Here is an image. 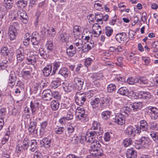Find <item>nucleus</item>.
Masks as SVG:
<instances>
[{
    "instance_id": "nucleus-51",
    "label": "nucleus",
    "mask_w": 158,
    "mask_h": 158,
    "mask_svg": "<svg viewBox=\"0 0 158 158\" xmlns=\"http://www.w3.org/2000/svg\"><path fill=\"white\" fill-rule=\"evenodd\" d=\"M116 89V86L114 84H109L107 86V90L108 92L111 93Z\"/></svg>"
},
{
    "instance_id": "nucleus-38",
    "label": "nucleus",
    "mask_w": 158,
    "mask_h": 158,
    "mask_svg": "<svg viewBox=\"0 0 158 158\" xmlns=\"http://www.w3.org/2000/svg\"><path fill=\"white\" fill-rule=\"evenodd\" d=\"M60 105L58 101L53 100L51 102V107L53 110H56L59 108Z\"/></svg>"
},
{
    "instance_id": "nucleus-30",
    "label": "nucleus",
    "mask_w": 158,
    "mask_h": 158,
    "mask_svg": "<svg viewBox=\"0 0 158 158\" xmlns=\"http://www.w3.org/2000/svg\"><path fill=\"white\" fill-rule=\"evenodd\" d=\"M48 125V122L47 121H43L40 123V135H44L45 132V129Z\"/></svg>"
},
{
    "instance_id": "nucleus-8",
    "label": "nucleus",
    "mask_w": 158,
    "mask_h": 158,
    "mask_svg": "<svg viewBox=\"0 0 158 158\" xmlns=\"http://www.w3.org/2000/svg\"><path fill=\"white\" fill-rule=\"evenodd\" d=\"M52 92L49 89L44 90L42 94L43 99L47 101H50L52 98Z\"/></svg>"
},
{
    "instance_id": "nucleus-2",
    "label": "nucleus",
    "mask_w": 158,
    "mask_h": 158,
    "mask_svg": "<svg viewBox=\"0 0 158 158\" xmlns=\"http://www.w3.org/2000/svg\"><path fill=\"white\" fill-rule=\"evenodd\" d=\"M87 96V95L85 93L77 92L75 95V101L76 103L78 105H82L86 100Z\"/></svg>"
},
{
    "instance_id": "nucleus-57",
    "label": "nucleus",
    "mask_w": 158,
    "mask_h": 158,
    "mask_svg": "<svg viewBox=\"0 0 158 158\" xmlns=\"http://www.w3.org/2000/svg\"><path fill=\"white\" fill-rule=\"evenodd\" d=\"M93 62V60L91 58L88 57L86 58L85 61V65L88 67Z\"/></svg>"
},
{
    "instance_id": "nucleus-36",
    "label": "nucleus",
    "mask_w": 158,
    "mask_h": 158,
    "mask_svg": "<svg viewBox=\"0 0 158 158\" xmlns=\"http://www.w3.org/2000/svg\"><path fill=\"white\" fill-rule=\"evenodd\" d=\"M14 2V1L4 0V5L6 9L9 10L13 6Z\"/></svg>"
},
{
    "instance_id": "nucleus-49",
    "label": "nucleus",
    "mask_w": 158,
    "mask_h": 158,
    "mask_svg": "<svg viewBox=\"0 0 158 158\" xmlns=\"http://www.w3.org/2000/svg\"><path fill=\"white\" fill-rule=\"evenodd\" d=\"M52 97L55 99L56 101H58L61 98V95L60 93L57 91H54L52 92Z\"/></svg>"
},
{
    "instance_id": "nucleus-7",
    "label": "nucleus",
    "mask_w": 158,
    "mask_h": 158,
    "mask_svg": "<svg viewBox=\"0 0 158 158\" xmlns=\"http://www.w3.org/2000/svg\"><path fill=\"white\" fill-rule=\"evenodd\" d=\"M15 53L18 62L20 63L23 61L24 58L23 49L22 48H20L16 50Z\"/></svg>"
},
{
    "instance_id": "nucleus-64",
    "label": "nucleus",
    "mask_w": 158,
    "mask_h": 158,
    "mask_svg": "<svg viewBox=\"0 0 158 158\" xmlns=\"http://www.w3.org/2000/svg\"><path fill=\"white\" fill-rule=\"evenodd\" d=\"M75 127L72 125H69L67 127V131L68 133H73L75 130Z\"/></svg>"
},
{
    "instance_id": "nucleus-23",
    "label": "nucleus",
    "mask_w": 158,
    "mask_h": 158,
    "mask_svg": "<svg viewBox=\"0 0 158 158\" xmlns=\"http://www.w3.org/2000/svg\"><path fill=\"white\" fill-rule=\"evenodd\" d=\"M143 103L141 102H135L131 104L130 107L134 111H137L140 110L143 107Z\"/></svg>"
},
{
    "instance_id": "nucleus-53",
    "label": "nucleus",
    "mask_w": 158,
    "mask_h": 158,
    "mask_svg": "<svg viewBox=\"0 0 158 158\" xmlns=\"http://www.w3.org/2000/svg\"><path fill=\"white\" fill-rule=\"evenodd\" d=\"M137 78H135L132 77H130L128 78L127 80V83L129 84H134L135 83L137 82Z\"/></svg>"
},
{
    "instance_id": "nucleus-14",
    "label": "nucleus",
    "mask_w": 158,
    "mask_h": 158,
    "mask_svg": "<svg viewBox=\"0 0 158 158\" xmlns=\"http://www.w3.org/2000/svg\"><path fill=\"white\" fill-rule=\"evenodd\" d=\"M17 80L16 74L14 73H12L9 75L7 80L8 85L10 87H13L15 84Z\"/></svg>"
},
{
    "instance_id": "nucleus-55",
    "label": "nucleus",
    "mask_w": 158,
    "mask_h": 158,
    "mask_svg": "<svg viewBox=\"0 0 158 158\" xmlns=\"http://www.w3.org/2000/svg\"><path fill=\"white\" fill-rule=\"evenodd\" d=\"M95 15H96V17L97 18H98V16L99 15L100 17H102V20L105 21H106L108 20L109 18V15H106L104 16L103 14H102L95 13Z\"/></svg>"
},
{
    "instance_id": "nucleus-44",
    "label": "nucleus",
    "mask_w": 158,
    "mask_h": 158,
    "mask_svg": "<svg viewBox=\"0 0 158 158\" xmlns=\"http://www.w3.org/2000/svg\"><path fill=\"white\" fill-rule=\"evenodd\" d=\"M30 146V150L32 152H34L37 147V142L36 140H31Z\"/></svg>"
},
{
    "instance_id": "nucleus-61",
    "label": "nucleus",
    "mask_w": 158,
    "mask_h": 158,
    "mask_svg": "<svg viewBox=\"0 0 158 158\" xmlns=\"http://www.w3.org/2000/svg\"><path fill=\"white\" fill-rule=\"evenodd\" d=\"M67 120H71L73 118V114L71 112L67 114L66 116H64Z\"/></svg>"
},
{
    "instance_id": "nucleus-5",
    "label": "nucleus",
    "mask_w": 158,
    "mask_h": 158,
    "mask_svg": "<svg viewBox=\"0 0 158 158\" xmlns=\"http://www.w3.org/2000/svg\"><path fill=\"white\" fill-rule=\"evenodd\" d=\"M111 99L109 97H102L100 99V107L101 110L106 108L110 105Z\"/></svg>"
},
{
    "instance_id": "nucleus-45",
    "label": "nucleus",
    "mask_w": 158,
    "mask_h": 158,
    "mask_svg": "<svg viewBox=\"0 0 158 158\" xmlns=\"http://www.w3.org/2000/svg\"><path fill=\"white\" fill-rule=\"evenodd\" d=\"M149 124L150 130H157L158 129V123L155 122H151L149 123Z\"/></svg>"
},
{
    "instance_id": "nucleus-40",
    "label": "nucleus",
    "mask_w": 158,
    "mask_h": 158,
    "mask_svg": "<svg viewBox=\"0 0 158 158\" xmlns=\"http://www.w3.org/2000/svg\"><path fill=\"white\" fill-rule=\"evenodd\" d=\"M59 36L60 40L62 42H66L68 41L69 35L66 33H61Z\"/></svg>"
},
{
    "instance_id": "nucleus-9",
    "label": "nucleus",
    "mask_w": 158,
    "mask_h": 158,
    "mask_svg": "<svg viewBox=\"0 0 158 158\" xmlns=\"http://www.w3.org/2000/svg\"><path fill=\"white\" fill-rule=\"evenodd\" d=\"M84 82L83 80L81 78H75L74 80V85L75 87L78 90H81L82 89Z\"/></svg>"
},
{
    "instance_id": "nucleus-21",
    "label": "nucleus",
    "mask_w": 158,
    "mask_h": 158,
    "mask_svg": "<svg viewBox=\"0 0 158 158\" xmlns=\"http://www.w3.org/2000/svg\"><path fill=\"white\" fill-rule=\"evenodd\" d=\"M39 53L40 56L45 60H47L50 54L47 50H45L44 49L40 48L39 50Z\"/></svg>"
},
{
    "instance_id": "nucleus-22",
    "label": "nucleus",
    "mask_w": 158,
    "mask_h": 158,
    "mask_svg": "<svg viewBox=\"0 0 158 158\" xmlns=\"http://www.w3.org/2000/svg\"><path fill=\"white\" fill-rule=\"evenodd\" d=\"M36 123L35 121L31 122L28 128V130L30 134H34L37 133V130L35 129L36 127Z\"/></svg>"
},
{
    "instance_id": "nucleus-16",
    "label": "nucleus",
    "mask_w": 158,
    "mask_h": 158,
    "mask_svg": "<svg viewBox=\"0 0 158 158\" xmlns=\"http://www.w3.org/2000/svg\"><path fill=\"white\" fill-rule=\"evenodd\" d=\"M125 117L122 114H120L118 115H116L114 119H113V122L122 125L125 123Z\"/></svg>"
},
{
    "instance_id": "nucleus-26",
    "label": "nucleus",
    "mask_w": 158,
    "mask_h": 158,
    "mask_svg": "<svg viewBox=\"0 0 158 158\" xmlns=\"http://www.w3.org/2000/svg\"><path fill=\"white\" fill-rule=\"evenodd\" d=\"M52 69V66L49 64L47 65L42 70L43 73L45 77H47L49 76Z\"/></svg>"
},
{
    "instance_id": "nucleus-10",
    "label": "nucleus",
    "mask_w": 158,
    "mask_h": 158,
    "mask_svg": "<svg viewBox=\"0 0 158 158\" xmlns=\"http://www.w3.org/2000/svg\"><path fill=\"white\" fill-rule=\"evenodd\" d=\"M76 117L77 121H80L83 123L86 122L89 120L87 114L85 113L84 112L79 114L78 115H76Z\"/></svg>"
},
{
    "instance_id": "nucleus-62",
    "label": "nucleus",
    "mask_w": 158,
    "mask_h": 158,
    "mask_svg": "<svg viewBox=\"0 0 158 158\" xmlns=\"http://www.w3.org/2000/svg\"><path fill=\"white\" fill-rule=\"evenodd\" d=\"M43 157L42 155L40 152L37 151L35 152L34 158H43Z\"/></svg>"
},
{
    "instance_id": "nucleus-19",
    "label": "nucleus",
    "mask_w": 158,
    "mask_h": 158,
    "mask_svg": "<svg viewBox=\"0 0 158 158\" xmlns=\"http://www.w3.org/2000/svg\"><path fill=\"white\" fill-rule=\"evenodd\" d=\"M31 41L33 45H37L40 43L39 34L36 32H33L31 35Z\"/></svg>"
},
{
    "instance_id": "nucleus-25",
    "label": "nucleus",
    "mask_w": 158,
    "mask_h": 158,
    "mask_svg": "<svg viewBox=\"0 0 158 158\" xmlns=\"http://www.w3.org/2000/svg\"><path fill=\"white\" fill-rule=\"evenodd\" d=\"M60 84L61 79L58 77L52 81L50 87L52 89H55L59 86Z\"/></svg>"
},
{
    "instance_id": "nucleus-58",
    "label": "nucleus",
    "mask_w": 158,
    "mask_h": 158,
    "mask_svg": "<svg viewBox=\"0 0 158 158\" xmlns=\"http://www.w3.org/2000/svg\"><path fill=\"white\" fill-rule=\"evenodd\" d=\"M47 31L52 37H53L56 33L55 29L53 27H51L50 29H47Z\"/></svg>"
},
{
    "instance_id": "nucleus-52",
    "label": "nucleus",
    "mask_w": 158,
    "mask_h": 158,
    "mask_svg": "<svg viewBox=\"0 0 158 158\" xmlns=\"http://www.w3.org/2000/svg\"><path fill=\"white\" fill-rule=\"evenodd\" d=\"M63 89L65 92H69L72 90V88L71 84H66L63 86Z\"/></svg>"
},
{
    "instance_id": "nucleus-63",
    "label": "nucleus",
    "mask_w": 158,
    "mask_h": 158,
    "mask_svg": "<svg viewBox=\"0 0 158 158\" xmlns=\"http://www.w3.org/2000/svg\"><path fill=\"white\" fill-rule=\"evenodd\" d=\"M110 135L109 132H106L105 133L104 137L105 140L106 142H108L110 140Z\"/></svg>"
},
{
    "instance_id": "nucleus-56",
    "label": "nucleus",
    "mask_w": 158,
    "mask_h": 158,
    "mask_svg": "<svg viewBox=\"0 0 158 158\" xmlns=\"http://www.w3.org/2000/svg\"><path fill=\"white\" fill-rule=\"evenodd\" d=\"M106 33L107 36L111 35L113 32V30L110 27H107L106 28Z\"/></svg>"
},
{
    "instance_id": "nucleus-41",
    "label": "nucleus",
    "mask_w": 158,
    "mask_h": 158,
    "mask_svg": "<svg viewBox=\"0 0 158 158\" xmlns=\"http://www.w3.org/2000/svg\"><path fill=\"white\" fill-rule=\"evenodd\" d=\"M60 62H56L53 64V70L52 72L51 75H53L56 73V72L57 69L60 66Z\"/></svg>"
},
{
    "instance_id": "nucleus-39",
    "label": "nucleus",
    "mask_w": 158,
    "mask_h": 158,
    "mask_svg": "<svg viewBox=\"0 0 158 158\" xmlns=\"http://www.w3.org/2000/svg\"><path fill=\"white\" fill-rule=\"evenodd\" d=\"M111 112L109 110H106L102 112L101 113L102 118L104 120H106L110 118Z\"/></svg>"
},
{
    "instance_id": "nucleus-24",
    "label": "nucleus",
    "mask_w": 158,
    "mask_h": 158,
    "mask_svg": "<svg viewBox=\"0 0 158 158\" xmlns=\"http://www.w3.org/2000/svg\"><path fill=\"white\" fill-rule=\"evenodd\" d=\"M126 155L127 158H136L137 157L136 152L132 148L128 149Z\"/></svg>"
},
{
    "instance_id": "nucleus-11",
    "label": "nucleus",
    "mask_w": 158,
    "mask_h": 158,
    "mask_svg": "<svg viewBox=\"0 0 158 158\" xmlns=\"http://www.w3.org/2000/svg\"><path fill=\"white\" fill-rule=\"evenodd\" d=\"M148 112L151 114L152 119H156L158 117V110L156 107L149 106L148 107Z\"/></svg>"
},
{
    "instance_id": "nucleus-47",
    "label": "nucleus",
    "mask_w": 158,
    "mask_h": 158,
    "mask_svg": "<svg viewBox=\"0 0 158 158\" xmlns=\"http://www.w3.org/2000/svg\"><path fill=\"white\" fill-rule=\"evenodd\" d=\"M137 82L141 84L145 85L148 83V81L145 77H141L139 79L137 78Z\"/></svg>"
},
{
    "instance_id": "nucleus-37",
    "label": "nucleus",
    "mask_w": 158,
    "mask_h": 158,
    "mask_svg": "<svg viewBox=\"0 0 158 158\" xmlns=\"http://www.w3.org/2000/svg\"><path fill=\"white\" fill-rule=\"evenodd\" d=\"M47 51L51 54L53 52L54 46L52 43L51 41H47L46 44Z\"/></svg>"
},
{
    "instance_id": "nucleus-33",
    "label": "nucleus",
    "mask_w": 158,
    "mask_h": 158,
    "mask_svg": "<svg viewBox=\"0 0 158 158\" xmlns=\"http://www.w3.org/2000/svg\"><path fill=\"white\" fill-rule=\"evenodd\" d=\"M100 99L98 98L92 99L90 102V103L93 108H98L100 102Z\"/></svg>"
},
{
    "instance_id": "nucleus-32",
    "label": "nucleus",
    "mask_w": 158,
    "mask_h": 158,
    "mask_svg": "<svg viewBox=\"0 0 158 158\" xmlns=\"http://www.w3.org/2000/svg\"><path fill=\"white\" fill-rule=\"evenodd\" d=\"M38 58V56L37 55H33L31 57H29L27 59V63L28 64H31L33 65L34 63H36Z\"/></svg>"
},
{
    "instance_id": "nucleus-28",
    "label": "nucleus",
    "mask_w": 158,
    "mask_h": 158,
    "mask_svg": "<svg viewBox=\"0 0 158 158\" xmlns=\"http://www.w3.org/2000/svg\"><path fill=\"white\" fill-rule=\"evenodd\" d=\"M90 144V150H93V149H98L101 148V144L97 140H95L93 141Z\"/></svg>"
},
{
    "instance_id": "nucleus-29",
    "label": "nucleus",
    "mask_w": 158,
    "mask_h": 158,
    "mask_svg": "<svg viewBox=\"0 0 158 158\" xmlns=\"http://www.w3.org/2000/svg\"><path fill=\"white\" fill-rule=\"evenodd\" d=\"M117 93L121 95L125 96H127L129 94V90L126 87H123L120 88L118 90Z\"/></svg>"
},
{
    "instance_id": "nucleus-34",
    "label": "nucleus",
    "mask_w": 158,
    "mask_h": 158,
    "mask_svg": "<svg viewBox=\"0 0 158 158\" xmlns=\"http://www.w3.org/2000/svg\"><path fill=\"white\" fill-rule=\"evenodd\" d=\"M69 73V71L67 68L63 67L60 69L58 73L66 78L68 77Z\"/></svg>"
},
{
    "instance_id": "nucleus-1",
    "label": "nucleus",
    "mask_w": 158,
    "mask_h": 158,
    "mask_svg": "<svg viewBox=\"0 0 158 158\" xmlns=\"http://www.w3.org/2000/svg\"><path fill=\"white\" fill-rule=\"evenodd\" d=\"M103 133V131L101 128L100 124L97 122L94 121L93 123L91 129L88 130L86 135L81 136L80 142L81 143L85 141L90 143L97 136L100 135Z\"/></svg>"
},
{
    "instance_id": "nucleus-54",
    "label": "nucleus",
    "mask_w": 158,
    "mask_h": 158,
    "mask_svg": "<svg viewBox=\"0 0 158 158\" xmlns=\"http://www.w3.org/2000/svg\"><path fill=\"white\" fill-rule=\"evenodd\" d=\"M152 47L154 48L153 51L154 52H158V42L157 41H154L151 44Z\"/></svg>"
},
{
    "instance_id": "nucleus-31",
    "label": "nucleus",
    "mask_w": 158,
    "mask_h": 158,
    "mask_svg": "<svg viewBox=\"0 0 158 158\" xmlns=\"http://www.w3.org/2000/svg\"><path fill=\"white\" fill-rule=\"evenodd\" d=\"M82 40H79L78 42L74 44V46L75 48V49L77 51H79L82 50L83 51V44Z\"/></svg>"
},
{
    "instance_id": "nucleus-4",
    "label": "nucleus",
    "mask_w": 158,
    "mask_h": 158,
    "mask_svg": "<svg viewBox=\"0 0 158 158\" xmlns=\"http://www.w3.org/2000/svg\"><path fill=\"white\" fill-rule=\"evenodd\" d=\"M151 140L146 137H142L139 140L138 143L142 147L148 148L151 144Z\"/></svg>"
},
{
    "instance_id": "nucleus-43",
    "label": "nucleus",
    "mask_w": 158,
    "mask_h": 158,
    "mask_svg": "<svg viewBox=\"0 0 158 158\" xmlns=\"http://www.w3.org/2000/svg\"><path fill=\"white\" fill-rule=\"evenodd\" d=\"M132 143V140L131 138H127L123 140V144L124 147H127L131 145Z\"/></svg>"
},
{
    "instance_id": "nucleus-15",
    "label": "nucleus",
    "mask_w": 158,
    "mask_h": 158,
    "mask_svg": "<svg viewBox=\"0 0 158 158\" xmlns=\"http://www.w3.org/2000/svg\"><path fill=\"white\" fill-rule=\"evenodd\" d=\"M39 102H33L31 101L30 103V107L32 116L34 115L39 110Z\"/></svg>"
},
{
    "instance_id": "nucleus-42",
    "label": "nucleus",
    "mask_w": 158,
    "mask_h": 158,
    "mask_svg": "<svg viewBox=\"0 0 158 158\" xmlns=\"http://www.w3.org/2000/svg\"><path fill=\"white\" fill-rule=\"evenodd\" d=\"M150 135L154 141L158 143V132L152 131L151 132Z\"/></svg>"
},
{
    "instance_id": "nucleus-20",
    "label": "nucleus",
    "mask_w": 158,
    "mask_h": 158,
    "mask_svg": "<svg viewBox=\"0 0 158 158\" xmlns=\"http://www.w3.org/2000/svg\"><path fill=\"white\" fill-rule=\"evenodd\" d=\"M18 16L20 17V19L24 24L27 23L28 22V17L27 13L24 11H19L17 12Z\"/></svg>"
},
{
    "instance_id": "nucleus-50",
    "label": "nucleus",
    "mask_w": 158,
    "mask_h": 158,
    "mask_svg": "<svg viewBox=\"0 0 158 158\" xmlns=\"http://www.w3.org/2000/svg\"><path fill=\"white\" fill-rule=\"evenodd\" d=\"M32 72V69L31 68H29V71H27L26 69H24L23 71V77H29Z\"/></svg>"
},
{
    "instance_id": "nucleus-46",
    "label": "nucleus",
    "mask_w": 158,
    "mask_h": 158,
    "mask_svg": "<svg viewBox=\"0 0 158 158\" xmlns=\"http://www.w3.org/2000/svg\"><path fill=\"white\" fill-rule=\"evenodd\" d=\"M128 106H125L123 107L121 110L122 114L123 115H128V113L131 110V108Z\"/></svg>"
},
{
    "instance_id": "nucleus-6",
    "label": "nucleus",
    "mask_w": 158,
    "mask_h": 158,
    "mask_svg": "<svg viewBox=\"0 0 158 158\" xmlns=\"http://www.w3.org/2000/svg\"><path fill=\"white\" fill-rule=\"evenodd\" d=\"M17 30L16 27L13 25L10 26L8 34L11 40H13L16 38Z\"/></svg>"
},
{
    "instance_id": "nucleus-35",
    "label": "nucleus",
    "mask_w": 158,
    "mask_h": 158,
    "mask_svg": "<svg viewBox=\"0 0 158 158\" xmlns=\"http://www.w3.org/2000/svg\"><path fill=\"white\" fill-rule=\"evenodd\" d=\"M15 4L18 8H23L27 6V2L24 0H19L16 2Z\"/></svg>"
},
{
    "instance_id": "nucleus-27",
    "label": "nucleus",
    "mask_w": 158,
    "mask_h": 158,
    "mask_svg": "<svg viewBox=\"0 0 158 158\" xmlns=\"http://www.w3.org/2000/svg\"><path fill=\"white\" fill-rule=\"evenodd\" d=\"M76 52L75 48L72 45L67 48L66 53L69 56H72L74 55Z\"/></svg>"
},
{
    "instance_id": "nucleus-17",
    "label": "nucleus",
    "mask_w": 158,
    "mask_h": 158,
    "mask_svg": "<svg viewBox=\"0 0 158 158\" xmlns=\"http://www.w3.org/2000/svg\"><path fill=\"white\" fill-rule=\"evenodd\" d=\"M40 143L42 147L46 148L52 147V140L49 138H44L40 141Z\"/></svg>"
},
{
    "instance_id": "nucleus-13",
    "label": "nucleus",
    "mask_w": 158,
    "mask_h": 158,
    "mask_svg": "<svg viewBox=\"0 0 158 158\" xmlns=\"http://www.w3.org/2000/svg\"><path fill=\"white\" fill-rule=\"evenodd\" d=\"M136 129L132 126H128L124 131V133L128 136H133L135 135Z\"/></svg>"
},
{
    "instance_id": "nucleus-18",
    "label": "nucleus",
    "mask_w": 158,
    "mask_h": 158,
    "mask_svg": "<svg viewBox=\"0 0 158 158\" xmlns=\"http://www.w3.org/2000/svg\"><path fill=\"white\" fill-rule=\"evenodd\" d=\"M115 38L119 43H123L126 40V33L125 32H122L117 34L115 36Z\"/></svg>"
},
{
    "instance_id": "nucleus-48",
    "label": "nucleus",
    "mask_w": 158,
    "mask_h": 158,
    "mask_svg": "<svg viewBox=\"0 0 158 158\" xmlns=\"http://www.w3.org/2000/svg\"><path fill=\"white\" fill-rule=\"evenodd\" d=\"M30 140L27 138L24 139L23 142V145L22 146L23 147V148L25 150H27L29 147V142Z\"/></svg>"
},
{
    "instance_id": "nucleus-59",
    "label": "nucleus",
    "mask_w": 158,
    "mask_h": 158,
    "mask_svg": "<svg viewBox=\"0 0 158 158\" xmlns=\"http://www.w3.org/2000/svg\"><path fill=\"white\" fill-rule=\"evenodd\" d=\"M64 128L63 127L56 128L55 129V131L57 134H60L63 133L64 131Z\"/></svg>"
},
{
    "instance_id": "nucleus-60",
    "label": "nucleus",
    "mask_w": 158,
    "mask_h": 158,
    "mask_svg": "<svg viewBox=\"0 0 158 158\" xmlns=\"http://www.w3.org/2000/svg\"><path fill=\"white\" fill-rule=\"evenodd\" d=\"M83 52H87L90 50L92 48L91 46H89L88 44H87L86 43H85L83 44Z\"/></svg>"
},
{
    "instance_id": "nucleus-3",
    "label": "nucleus",
    "mask_w": 158,
    "mask_h": 158,
    "mask_svg": "<svg viewBox=\"0 0 158 158\" xmlns=\"http://www.w3.org/2000/svg\"><path fill=\"white\" fill-rule=\"evenodd\" d=\"M140 125H135L137 133L140 134L142 131H147L148 128V126L146 121L144 120L139 121Z\"/></svg>"
},
{
    "instance_id": "nucleus-12",
    "label": "nucleus",
    "mask_w": 158,
    "mask_h": 158,
    "mask_svg": "<svg viewBox=\"0 0 158 158\" xmlns=\"http://www.w3.org/2000/svg\"><path fill=\"white\" fill-rule=\"evenodd\" d=\"M0 54L1 55L5 57L8 56L9 61H10V60H11V59L13 58L12 55H11V54L9 52V49L6 47H4L2 48Z\"/></svg>"
}]
</instances>
